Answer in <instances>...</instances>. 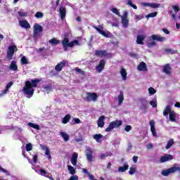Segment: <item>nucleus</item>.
<instances>
[{
  "mask_svg": "<svg viewBox=\"0 0 180 180\" xmlns=\"http://www.w3.org/2000/svg\"><path fill=\"white\" fill-rule=\"evenodd\" d=\"M19 24L20 26L24 29H30V25H29V22L25 20H20Z\"/></svg>",
  "mask_w": 180,
  "mask_h": 180,
  "instance_id": "obj_21",
  "label": "nucleus"
},
{
  "mask_svg": "<svg viewBox=\"0 0 180 180\" xmlns=\"http://www.w3.org/2000/svg\"><path fill=\"white\" fill-rule=\"evenodd\" d=\"M18 15H19V16H21V17H26V16H27V12L22 10V11H18Z\"/></svg>",
  "mask_w": 180,
  "mask_h": 180,
  "instance_id": "obj_44",
  "label": "nucleus"
},
{
  "mask_svg": "<svg viewBox=\"0 0 180 180\" xmlns=\"http://www.w3.org/2000/svg\"><path fill=\"white\" fill-rule=\"evenodd\" d=\"M175 168V172H176V171H179V172H180V166H174Z\"/></svg>",
  "mask_w": 180,
  "mask_h": 180,
  "instance_id": "obj_64",
  "label": "nucleus"
},
{
  "mask_svg": "<svg viewBox=\"0 0 180 180\" xmlns=\"http://www.w3.org/2000/svg\"><path fill=\"white\" fill-rule=\"evenodd\" d=\"M95 54L98 57H106L108 56V53H106V51H102V50L96 51Z\"/></svg>",
  "mask_w": 180,
  "mask_h": 180,
  "instance_id": "obj_24",
  "label": "nucleus"
},
{
  "mask_svg": "<svg viewBox=\"0 0 180 180\" xmlns=\"http://www.w3.org/2000/svg\"><path fill=\"white\" fill-rule=\"evenodd\" d=\"M120 74H121L123 81H126V79H127V72L126 71V69L122 68L120 71Z\"/></svg>",
  "mask_w": 180,
  "mask_h": 180,
  "instance_id": "obj_26",
  "label": "nucleus"
},
{
  "mask_svg": "<svg viewBox=\"0 0 180 180\" xmlns=\"http://www.w3.org/2000/svg\"><path fill=\"white\" fill-rule=\"evenodd\" d=\"M114 129L115 127H113V124H112V122H110L108 127L106 128L105 131L107 132L112 131Z\"/></svg>",
  "mask_w": 180,
  "mask_h": 180,
  "instance_id": "obj_42",
  "label": "nucleus"
},
{
  "mask_svg": "<svg viewBox=\"0 0 180 180\" xmlns=\"http://www.w3.org/2000/svg\"><path fill=\"white\" fill-rule=\"evenodd\" d=\"M150 105H152V108H155L157 106V99H153L150 101Z\"/></svg>",
  "mask_w": 180,
  "mask_h": 180,
  "instance_id": "obj_50",
  "label": "nucleus"
},
{
  "mask_svg": "<svg viewBox=\"0 0 180 180\" xmlns=\"http://www.w3.org/2000/svg\"><path fill=\"white\" fill-rule=\"evenodd\" d=\"M70 119H71V115H66L63 119V121H62V123H63V124H67L68 122H70Z\"/></svg>",
  "mask_w": 180,
  "mask_h": 180,
  "instance_id": "obj_36",
  "label": "nucleus"
},
{
  "mask_svg": "<svg viewBox=\"0 0 180 180\" xmlns=\"http://www.w3.org/2000/svg\"><path fill=\"white\" fill-rule=\"evenodd\" d=\"M142 6H149L150 8H153V9H157V8H160V4L155 3H141Z\"/></svg>",
  "mask_w": 180,
  "mask_h": 180,
  "instance_id": "obj_14",
  "label": "nucleus"
},
{
  "mask_svg": "<svg viewBox=\"0 0 180 180\" xmlns=\"http://www.w3.org/2000/svg\"><path fill=\"white\" fill-rule=\"evenodd\" d=\"M60 135L63 138L64 141H68L70 140V136L67 133L61 131Z\"/></svg>",
  "mask_w": 180,
  "mask_h": 180,
  "instance_id": "obj_35",
  "label": "nucleus"
},
{
  "mask_svg": "<svg viewBox=\"0 0 180 180\" xmlns=\"http://www.w3.org/2000/svg\"><path fill=\"white\" fill-rule=\"evenodd\" d=\"M25 148H26V151H32L33 148V145H32V143H27L25 146Z\"/></svg>",
  "mask_w": 180,
  "mask_h": 180,
  "instance_id": "obj_48",
  "label": "nucleus"
},
{
  "mask_svg": "<svg viewBox=\"0 0 180 180\" xmlns=\"http://www.w3.org/2000/svg\"><path fill=\"white\" fill-rule=\"evenodd\" d=\"M111 12L112 13H115V15H117L118 16H120V13L119 12V10L116 8H112L110 9Z\"/></svg>",
  "mask_w": 180,
  "mask_h": 180,
  "instance_id": "obj_47",
  "label": "nucleus"
},
{
  "mask_svg": "<svg viewBox=\"0 0 180 180\" xmlns=\"http://www.w3.org/2000/svg\"><path fill=\"white\" fill-rule=\"evenodd\" d=\"M13 85V83L12 82H9L6 86V89L4 90H3L1 91V93L0 94V98L1 96H4V95H6V94H8V91H9V89L11 88V86H12Z\"/></svg>",
  "mask_w": 180,
  "mask_h": 180,
  "instance_id": "obj_17",
  "label": "nucleus"
},
{
  "mask_svg": "<svg viewBox=\"0 0 180 180\" xmlns=\"http://www.w3.org/2000/svg\"><path fill=\"white\" fill-rule=\"evenodd\" d=\"M153 145H152V143H148V145H147V149L148 150H152V148H153Z\"/></svg>",
  "mask_w": 180,
  "mask_h": 180,
  "instance_id": "obj_63",
  "label": "nucleus"
},
{
  "mask_svg": "<svg viewBox=\"0 0 180 180\" xmlns=\"http://www.w3.org/2000/svg\"><path fill=\"white\" fill-rule=\"evenodd\" d=\"M139 71H147V65L144 62H141L137 67Z\"/></svg>",
  "mask_w": 180,
  "mask_h": 180,
  "instance_id": "obj_23",
  "label": "nucleus"
},
{
  "mask_svg": "<svg viewBox=\"0 0 180 180\" xmlns=\"http://www.w3.org/2000/svg\"><path fill=\"white\" fill-rule=\"evenodd\" d=\"M59 12H60L61 20H64V19L65 18V15L67 13V11L65 10V7L61 6L59 8Z\"/></svg>",
  "mask_w": 180,
  "mask_h": 180,
  "instance_id": "obj_22",
  "label": "nucleus"
},
{
  "mask_svg": "<svg viewBox=\"0 0 180 180\" xmlns=\"http://www.w3.org/2000/svg\"><path fill=\"white\" fill-rule=\"evenodd\" d=\"M27 126L32 127V129H35V130H40V125L34 124L33 122H29Z\"/></svg>",
  "mask_w": 180,
  "mask_h": 180,
  "instance_id": "obj_34",
  "label": "nucleus"
},
{
  "mask_svg": "<svg viewBox=\"0 0 180 180\" xmlns=\"http://www.w3.org/2000/svg\"><path fill=\"white\" fill-rule=\"evenodd\" d=\"M157 15H158V13H157V12L150 13H149L148 15H147L146 16V18L147 19H150V18H155V16H157Z\"/></svg>",
  "mask_w": 180,
  "mask_h": 180,
  "instance_id": "obj_43",
  "label": "nucleus"
},
{
  "mask_svg": "<svg viewBox=\"0 0 180 180\" xmlns=\"http://www.w3.org/2000/svg\"><path fill=\"white\" fill-rule=\"evenodd\" d=\"M141 105V109H147V105H148V102L147 101H142Z\"/></svg>",
  "mask_w": 180,
  "mask_h": 180,
  "instance_id": "obj_46",
  "label": "nucleus"
},
{
  "mask_svg": "<svg viewBox=\"0 0 180 180\" xmlns=\"http://www.w3.org/2000/svg\"><path fill=\"white\" fill-rule=\"evenodd\" d=\"M163 72H165V74H167V75H169V74H171V67H169V64H167L164 66Z\"/></svg>",
  "mask_w": 180,
  "mask_h": 180,
  "instance_id": "obj_28",
  "label": "nucleus"
},
{
  "mask_svg": "<svg viewBox=\"0 0 180 180\" xmlns=\"http://www.w3.org/2000/svg\"><path fill=\"white\" fill-rule=\"evenodd\" d=\"M174 173H175V166L169 169H164L161 172L162 176H169V175H171V174Z\"/></svg>",
  "mask_w": 180,
  "mask_h": 180,
  "instance_id": "obj_8",
  "label": "nucleus"
},
{
  "mask_svg": "<svg viewBox=\"0 0 180 180\" xmlns=\"http://www.w3.org/2000/svg\"><path fill=\"white\" fill-rule=\"evenodd\" d=\"M105 64H106L105 60L102 59L100 60L98 65L96 66V70L97 72H101V71H103L105 68Z\"/></svg>",
  "mask_w": 180,
  "mask_h": 180,
  "instance_id": "obj_10",
  "label": "nucleus"
},
{
  "mask_svg": "<svg viewBox=\"0 0 180 180\" xmlns=\"http://www.w3.org/2000/svg\"><path fill=\"white\" fill-rule=\"evenodd\" d=\"M127 169H129V164L125 162L123 167H118V172H125V171H127Z\"/></svg>",
  "mask_w": 180,
  "mask_h": 180,
  "instance_id": "obj_27",
  "label": "nucleus"
},
{
  "mask_svg": "<svg viewBox=\"0 0 180 180\" xmlns=\"http://www.w3.org/2000/svg\"><path fill=\"white\" fill-rule=\"evenodd\" d=\"M21 64H29V61L26 56H22L21 58Z\"/></svg>",
  "mask_w": 180,
  "mask_h": 180,
  "instance_id": "obj_51",
  "label": "nucleus"
},
{
  "mask_svg": "<svg viewBox=\"0 0 180 180\" xmlns=\"http://www.w3.org/2000/svg\"><path fill=\"white\" fill-rule=\"evenodd\" d=\"M134 18H135V20L136 22H139V20H141V19H143L144 18V15L143 14H141V15H137L136 14L134 15Z\"/></svg>",
  "mask_w": 180,
  "mask_h": 180,
  "instance_id": "obj_40",
  "label": "nucleus"
},
{
  "mask_svg": "<svg viewBox=\"0 0 180 180\" xmlns=\"http://www.w3.org/2000/svg\"><path fill=\"white\" fill-rule=\"evenodd\" d=\"M76 71H77V72H79L80 74H82V75H84L85 74V72H84L83 70H82L79 68H76Z\"/></svg>",
  "mask_w": 180,
  "mask_h": 180,
  "instance_id": "obj_62",
  "label": "nucleus"
},
{
  "mask_svg": "<svg viewBox=\"0 0 180 180\" xmlns=\"http://www.w3.org/2000/svg\"><path fill=\"white\" fill-rule=\"evenodd\" d=\"M13 130H15V131H19V133H22V131H23V129L19 127H14Z\"/></svg>",
  "mask_w": 180,
  "mask_h": 180,
  "instance_id": "obj_56",
  "label": "nucleus"
},
{
  "mask_svg": "<svg viewBox=\"0 0 180 180\" xmlns=\"http://www.w3.org/2000/svg\"><path fill=\"white\" fill-rule=\"evenodd\" d=\"M174 160V156L169 154H165L164 156H162L160 159V162H167L168 161H171Z\"/></svg>",
  "mask_w": 180,
  "mask_h": 180,
  "instance_id": "obj_11",
  "label": "nucleus"
},
{
  "mask_svg": "<svg viewBox=\"0 0 180 180\" xmlns=\"http://www.w3.org/2000/svg\"><path fill=\"white\" fill-rule=\"evenodd\" d=\"M65 67V60H63L60 63H58L57 65L55 67L56 71L60 72Z\"/></svg>",
  "mask_w": 180,
  "mask_h": 180,
  "instance_id": "obj_16",
  "label": "nucleus"
},
{
  "mask_svg": "<svg viewBox=\"0 0 180 180\" xmlns=\"http://www.w3.org/2000/svg\"><path fill=\"white\" fill-rule=\"evenodd\" d=\"M74 120H75V124H79V123H81V120L79 118H75Z\"/></svg>",
  "mask_w": 180,
  "mask_h": 180,
  "instance_id": "obj_61",
  "label": "nucleus"
},
{
  "mask_svg": "<svg viewBox=\"0 0 180 180\" xmlns=\"http://www.w3.org/2000/svg\"><path fill=\"white\" fill-rule=\"evenodd\" d=\"M41 32H43V27H41V25L37 23L34 24L33 34L34 38L36 39V37H37V36H39Z\"/></svg>",
  "mask_w": 180,
  "mask_h": 180,
  "instance_id": "obj_5",
  "label": "nucleus"
},
{
  "mask_svg": "<svg viewBox=\"0 0 180 180\" xmlns=\"http://www.w3.org/2000/svg\"><path fill=\"white\" fill-rule=\"evenodd\" d=\"M148 91L150 95H154V94L157 92V91H155V89L153 87H150Z\"/></svg>",
  "mask_w": 180,
  "mask_h": 180,
  "instance_id": "obj_53",
  "label": "nucleus"
},
{
  "mask_svg": "<svg viewBox=\"0 0 180 180\" xmlns=\"http://www.w3.org/2000/svg\"><path fill=\"white\" fill-rule=\"evenodd\" d=\"M172 9H174L176 13H178V12H179V7L177 6H173Z\"/></svg>",
  "mask_w": 180,
  "mask_h": 180,
  "instance_id": "obj_57",
  "label": "nucleus"
},
{
  "mask_svg": "<svg viewBox=\"0 0 180 180\" xmlns=\"http://www.w3.org/2000/svg\"><path fill=\"white\" fill-rule=\"evenodd\" d=\"M45 154L47 155V158L49 160H51V155H50V150L49 149V147H45Z\"/></svg>",
  "mask_w": 180,
  "mask_h": 180,
  "instance_id": "obj_39",
  "label": "nucleus"
},
{
  "mask_svg": "<svg viewBox=\"0 0 180 180\" xmlns=\"http://www.w3.org/2000/svg\"><path fill=\"white\" fill-rule=\"evenodd\" d=\"M37 172L38 174H39V175H41L42 176H46V178H49V174H47V172L46 170L41 169Z\"/></svg>",
  "mask_w": 180,
  "mask_h": 180,
  "instance_id": "obj_38",
  "label": "nucleus"
},
{
  "mask_svg": "<svg viewBox=\"0 0 180 180\" xmlns=\"http://www.w3.org/2000/svg\"><path fill=\"white\" fill-rule=\"evenodd\" d=\"M147 46H148V47H153V46H155V42H154V41H152V42L148 41V42H147Z\"/></svg>",
  "mask_w": 180,
  "mask_h": 180,
  "instance_id": "obj_58",
  "label": "nucleus"
},
{
  "mask_svg": "<svg viewBox=\"0 0 180 180\" xmlns=\"http://www.w3.org/2000/svg\"><path fill=\"white\" fill-rule=\"evenodd\" d=\"M15 51H18V47L16 46L13 45L9 46L7 50V58L8 60H12V57H13V54H15Z\"/></svg>",
  "mask_w": 180,
  "mask_h": 180,
  "instance_id": "obj_4",
  "label": "nucleus"
},
{
  "mask_svg": "<svg viewBox=\"0 0 180 180\" xmlns=\"http://www.w3.org/2000/svg\"><path fill=\"white\" fill-rule=\"evenodd\" d=\"M77 160H78V154L74 152L70 159L71 164H72V165L74 166L77 165Z\"/></svg>",
  "mask_w": 180,
  "mask_h": 180,
  "instance_id": "obj_18",
  "label": "nucleus"
},
{
  "mask_svg": "<svg viewBox=\"0 0 180 180\" xmlns=\"http://www.w3.org/2000/svg\"><path fill=\"white\" fill-rule=\"evenodd\" d=\"M118 99V105H122V103H123V101H124V94L123 93V91H120V94L118 95L117 97Z\"/></svg>",
  "mask_w": 180,
  "mask_h": 180,
  "instance_id": "obj_25",
  "label": "nucleus"
},
{
  "mask_svg": "<svg viewBox=\"0 0 180 180\" xmlns=\"http://www.w3.org/2000/svg\"><path fill=\"white\" fill-rule=\"evenodd\" d=\"M174 144V139H170L168 141H167V143L165 146V148L166 150H169V148H171V147H172Z\"/></svg>",
  "mask_w": 180,
  "mask_h": 180,
  "instance_id": "obj_32",
  "label": "nucleus"
},
{
  "mask_svg": "<svg viewBox=\"0 0 180 180\" xmlns=\"http://www.w3.org/2000/svg\"><path fill=\"white\" fill-rule=\"evenodd\" d=\"M127 5H129L133 8L134 9H137V6H136L134 4L131 3V0L127 1Z\"/></svg>",
  "mask_w": 180,
  "mask_h": 180,
  "instance_id": "obj_52",
  "label": "nucleus"
},
{
  "mask_svg": "<svg viewBox=\"0 0 180 180\" xmlns=\"http://www.w3.org/2000/svg\"><path fill=\"white\" fill-rule=\"evenodd\" d=\"M149 124L150 127V131L153 134V137H157V131L155 130V121L153 120L149 122Z\"/></svg>",
  "mask_w": 180,
  "mask_h": 180,
  "instance_id": "obj_12",
  "label": "nucleus"
},
{
  "mask_svg": "<svg viewBox=\"0 0 180 180\" xmlns=\"http://www.w3.org/2000/svg\"><path fill=\"white\" fill-rule=\"evenodd\" d=\"M28 161L30 162V164H36V162H37V155H34L33 156V162H32V161L30 160V159H28Z\"/></svg>",
  "mask_w": 180,
  "mask_h": 180,
  "instance_id": "obj_49",
  "label": "nucleus"
},
{
  "mask_svg": "<svg viewBox=\"0 0 180 180\" xmlns=\"http://www.w3.org/2000/svg\"><path fill=\"white\" fill-rule=\"evenodd\" d=\"M44 89L46 90V92H47V94H49V92H51L52 91L51 86H44Z\"/></svg>",
  "mask_w": 180,
  "mask_h": 180,
  "instance_id": "obj_55",
  "label": "nucleus"
},
{
  "mask_svg": "<svg viewBox=\"0 0 180 180\" xmlns=\"http://www.w3.org/2000/svg\"><path fill=\"white\" fill-rule=\"evenodd\" d=\"M135 172H136V168H134V167L129 168V174L130 175H134Z\"/></svg>",
  "mask_w": 180,
  "mask_h": 180,
  "instance_id": "obj_54",
  "label": "nucleus"
},
{
  "mask_svg": "<svg viewBox=\"0 0 180 180\" xmlns=\"http://www.w3.org/2000/svg\"><path fill=\"white\" fill-rule=\"evenodd\" d=\"M111 124H112L114 129H115L116 127H120V126H122V120H115L111 122Z\"/></svg>",
  "mask_w": 180,
  "mask_h": 180,
  "instance_id": "obj_33",
  "label": "nucleus"
},
{
  "mask_svg": "<svg viewBox=\"0 0 180 180\" xmlns=\"http://www.w3.org/2000/svg\"><path fill=\"white\" fill-rule=\"evenodd\" d=\"M144 40H146V34H139L136 37L137 44H143Z\"/></svg>",
  "mask_w": 180,
  "mask_h": 180,
  "instance_id": "obj_20",
  "label": "nucleus"
},
{
  "mask_svg": "<svg viewBox=\"0 0 180 180\" xmlns=\"http://www.w3.org/2000/svg\"><path fill=\"white\" fill-rule=\"evenodd\" d=\"M68 169L69 171V174H70L71 175H75V168H74V167L71 166V165H68Z\"/></svg>",
  "mask_w": 180,
  "mask_h": 180,
  "instance_id": "obj_37",
  "label": "nucleus"
},
{
  "mask_svg": "<svg viewBox=\"0 0 180 180\" xmlns=\"http://www.w3.org/2000/svg\"><path fill=\"white\" fill-rule=\"evenodd\" d=\"M125 131H130L131 130V126L130 125H127L124 128Z\"/></svg>",
  "mask_w": 180,
  "mask_h": 180,
  "instance_id": "obj_60",
  "label": "nucleus"
},
{
  "mask_svg": "<svg viewBox=\"0 0 180 180\" xmlns=\"http://www.w3.org/2000/svg\"><path fill=\"white\" fill-rule=\"evenodd\" d=\"M68 180H78V176L73 175V176H70V178Z\"/></svg>",
  "mask_w": 180,
  "mask_h": 180,
  "instance_id": "obj_59",
  "label": "nucleus"
},
{
  "mask_svg": "<svg viewBox=\"0 0 180 180\" xmlns=\"http://www.w3.org/2000/svg\"><path fill=\"white\" fill-rule=\"evenodd\" d=\"M92 154H94V152L92 151V149L91 147H86V157L87 161L89 162H92Z\"/></svg>",
  "mask_w": 180,
  "mask_h": 180,
  "instance_id": "obj_9",
  "label": "nucleus"
},
{
  "mask_svg": "<svg viewBox=\"0 0 180 180\" xmlns=\"http://www.w3.org/2000/svg\"><path fill=\"white\" fill-rule=\"evenodd\" d=\"M93 27H94V29L97 30L100 34H102V36H104L105 37H108L109 36V32H105L103 31V26L98 25V27L93 26Z\"/></svg>",
  "mask_w": 180,
  "mask_h": 180,
  "instance_id": "obj_13",
  "label": "nucleus"
},
{
  "mask_svg": "<svg viewBox=\"0 0 180 180\" xmlns=\"http://www.w3.org/2000/svg\"><path fill=\"white\" fill-rule=\"evenodd\" d=\"M60 41L56 38H53L49 40V44L51 46H57V44H60Z\"/></svg>",
  "mask_w": 180,
  "mask_h": 180,
  "instance_id": "obj_29",
  "label": "nucleus"
},
{
  "mask_svg": "<svg viewBox=\"0 0 180 180\" xmlns=\"http://www.w3.org/2000/svg\"><path fill=\"white\" fill-rule=\"evenodd\" d=\"M150 39L152 40H156V41H165L167 40V38L164 37H161L160 35H155V34H153L150 37Z\"/></svg>",
  "mask_w": 180,
  "mask_h": 180,
  "instance_id": "obj_15",
  "label": "nucleus"
},
{
  "mask_svg": "<svg viewBox=\"0 0 180 180\" xmlns=\"http://www.w3.org/2000/svg\"><path fill=\"white\" fill-rule=\"evenodd\" d=\"M10 70L11 71H18V65H16V62L13 60L10 65Z\"/></svg>",
  "mask_w": 180,
  "mask_h": 180,
  "instance_id": "obj_31",
  "label": "nucleus"
},
{
  "mask_svg": "<svg viewBox=\"0 0 180 180\" xmlns=\"http://www.w3.org/2000/svg\"><path fill=\"white\" fill-rule=\"evenodd\" d=\"M128 13L124 11L122 16H121V20L123 27H127L129 26V18H127Z\"/></svg>",
  "mask_w": 180,
  "mask_h": 180,
  "instance_id": "obj_6",
  "label": "nucleus"
},
{
  "mask_svg": "<svg viewBox=\"0 0 180 180\" xmlns=\"http://www.w3.org/2000/svg\"><path fill=\"white\" fill-rule=\"evenodd\" d=\"M39 82H40V79H32L31 82H25V85L22 91L25 95L27 96V98H30L33 96V94H34V89L33 88H36Z\"/></svg>",
  "mask_w": 180,
  "mask_h": 180,
  "instance_id": "obj_1",
  "label": "nucleus"
},
{
  "mask_svg": "<svg viewBox=\"0 0 180 180\" xmlns=\"http://www.w3.org/2000/svg\"><path fill=\"white\" fill-rule=\"evenodd\" d=\"M94 139L96 140V143H102V134H95L94 135Z\"/></svg>",
  "mask_w": 180,
  "mask_h": 180,
  "instance_id": "obj_30",
  "label": "nucleus"
},
{
  "mask_svg": "<svg viewBox=\"0 0 180 180\" xmlns=\"http://www.w3.org/2000/svg\"><path fill=\"white\" fill-rule=\"evenodd\" d=\"M97 124L98 127H103L105 126V116L101 115L98 121H97Z\"/></svg>",
  "mask_w": 180,
  "mask_h": 180,
  "instance_id": "obj_19",
  "label": "nucleus"
},
{
  "mask_svg": "<svg viewBox=\"0 0 180 180\" xmlns=\"http://www.w3.org/2000/svg\"><path fill=\"white\" fill-rule=\"evenodd\" d=\"M98 100V96L96 93H87L86 101H89V102H96Z\"/></svg>",
  "mask_w": 180,
  "mask_h": 180,
  "instance_id": "obj_7",
  "label": "nucleus"
},
{
  "mask_svg": "<svg viewBox=\"0 0 180 180\" xmlns=\"http://www.w3.org/2000/svg\"><path fill=\"white\" fill-rule=\"evenodd\" d=\"M168 115L170 122H176V113L174 111L171 110V105L166 106L165 110L163 111V116L168 117Z\"/></svg>",
  "mask_w": 180,
  "mask_h": 180,
  "instance_id": "obj_2",
  "label": "nucleus"
},
{
  "mask_svg": "<svg viewBox=\"0 0 180 180\" xmlns=\"http://www.w3.org/2000/svg\"><path fill=\"white\" fill-rule=\"evenodd\" d=\"M0 172H4V174H6L8 176H11V173L8 172V170L4 169L2 167L0 166Z\"/></svg>",
  "mask_w": 180,
  "mask_h": 180,
  "instance_id": "obj_45",
  "label": "nucleus"
},
{
  "mask_svg": "<svg viewBox=\"0 0 180 180\" xmlns=\"http://www.w3.org/2000/svg\"><path fill=\"white\" fill-rule=\"evenodd\" d=\"M78 40L75 39L73 41L70 42L68 38H64L62 44L65 51H67L68 47H74V46H78Z\"/></svg>",
  "mask_w": 180,
  "mask_h": 180,
  "instance_id": "obj_3",
  "label": "nucleus"
},
{
  "mask_svg": "<svg viewBox=\"0 0 180 180\" xmlns=\"http://www.w3.org/2000/svg\"><path fill=\"white\" fill-rule=\"evenodd\" d=\"M43 16H44V14L40 11L37 12L35 14V18H37V19H41Z\"/></svg>",
  "mask_w": 180,
  "mask_h": 180,
  "instance_id": "obj_41",
  "label": "nucleus"
}]
</instances>
